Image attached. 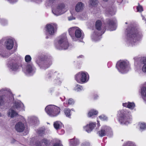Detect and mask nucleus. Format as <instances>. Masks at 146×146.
Instances as JSON below:
<instances>
[{"label":"nucleus","instance_id":"nucleus-45","mask_svg":"<svg viewBox=\"0 0 146 146\" xmlns=\"http://www.w3.org/2000/svg\"><path fill=\"white\" fill-rule=\"evenodd\" d=\"M36 145L37 146H40L41 145V143L40 142H39V144H38V143H36Z\"/></svg>","mask_w":146,"mask_h":146},{"label":"nucleus","instance_id":"nucleus-4","mask_svg":"<svg viewBox=\"0 0 146 146\" xmlns=\"http://www.w3.org/2000/svg\"><path fill=\"white\" fill-rule=\"evenodd\" d=\"M116 67L118 71L121 73H125L129 70L128 63L123 61H118L116 65Z\"/></svg>","mask_w":146,"mask_h":146},{"label":"nucleus","instance_id":"nucleus-30","mask_svg":"<svg viewBox=\"0 0 146 146\" xmlns=\"http://www.w3.org/2000/svg\"><path fill=\"white\" fill-rule=\"evenodd\" d=\"M41 64H43L44 66L45 67V66H45L46 68H48L49 65L51 64L50 62H48L46 61H45L44 62H41Z\"/></svg>","mask_w":146,"mask_h":146},{"label":"nucleus","instance_id":"nucleus-23","mask_svg":"<svg viewBox=\"0 0 146 146\" xmlns=\"http://www.w3.org/2000/svg\"><path fill=\"white\" fill-rule=\"evenodd\" d=\"M98 112L97 111L94 110H92L88 113V116L91 117L94 115L98 114Z\"/></svg>","mask_w":146,"mask_h":146},{"label":"nucleus","instance_id":"nucleus-17","mask_svg":"<svg viewBox=\"0 0 146 146\" xmlns=\"http://www.w3.org/2000/svg\"><path fill=\"white\" fill-rule=\"evenodd\" d=\"M26 70L29 73H32L34 72L35 68L32 64H28L26 67Z\"/></svg>","mask_w":146,"mask_h":146},{"label":"nucleus","instance_id":"nucleus-34","mask_svg":"<svg viewBox=\"0 0 146 146\" xmlns=\"http://www.w3.org/2000/svg\"><path fill=\"white\" fill-rule=\"evenodd\" d=\"M82 86H80V85H77L76 87L75 88V90L78 92L82 90Z\"/></svg>","mask_w":146,"mask_h":146},{"label":"nucleus","instance_id":"nucleus-28","mask_svg":"<svg viewBox=\"0 0 146 146\" xmlns=\"http://www.w3.org/2000/svg\"><path fill=\"white\" fill-rule=\"evenodd\" d=\"M102 34H97V32H95L93 35L92 36V38L93 39L95 40H98L97 38L98 36H100Z\"/></svg>","mask_w":146,"mask_h":146},{"label":"nucleus","instance_id":"nucleus-10","mask_svg":"<svg viewBox=\"0 0 146 146\" xmlns=\"http://www.w3.org/2000/svg\"><path fill=\"white\" fill-rule=\"evenodd\" d=\"M5 45L7 49L9 50L11 49L14 45V42L11 39H7L5 42Z\"/></svg>","mask_w":146,"mask_h":146},{"label":"nucleus","instance_id":"nucleus-3","mask_svg":"<svg viewBox=\"0 0 146 146\" xmlns=\"http://www.w3.org/2000/svg\"><path fill=\"white\" fill-rule=\"evenodd\" d=\"M23 104L20 101H15L13 103V105L11 109H10L8 113V116L12 118L16 116L17 113L14 110V109L19 110L23 107Z\"/></svg>","mask_w":146,"mask_h":146},{"label":"nucleus","instance_id":"nucleus-50","mask_svg":"<svg viewBox=\"0 0 146 146\" xmlns=\"http://www.w3.org/2000/svg\"><path fill=\"white\" fill-rule=\"evenodd\" d=\"M1 116V113H0V117Z\"/></svg>","mask_w":146,"mask_h":146},{"label":"nucleus","instance_id":"nucleus-39","mask_svg":"<svg viewBox=\"0 0 146 146\" xmlns=\"http://www.w3.org/2000/svg\"><path fill=\"white\" fill-rule=\"evenodd\" d=\"M53 146H62V145L60 143H55Z\"/></svg>","mask_w":146,"mask_h":146},{"label":"nucleus","instance_id":"nucleus-1","mask_svg":"<svg viewBox=\"0 0 146 146\" xmlns=\"http://www.w3.org/2000/svg\"><path fill=\"white\" fill-rule=\"evenodd\" d=\"M127 40L132 45H135V43L141 37L140 33L135 28H132L130 31H127Z\"/></svg>","mask_w":146,"mask_h":146},{"label":"nucleus","instance_id":"nucleus-32","mask_svg":"<svg viewBox=\"0 0 146 146\" xmlns=\"http://www.w3.org/2000/svg\"><path fill=\"white\" fill-rule=\"evenodd\" d=\"M31 59V56L29 55H27L25 57V60L26 62H30Z\"/></svg>","mask_w":146,"mask_h":146},{"label":"nucleus","instance_id":"nucleus-31","mask_svg":"<svg viewBox=\"0 0 146 146\" xmlns=\"http://www.w3.org/2000/svg\"><path fill=\"white\" fill-rule=\"evenodd\" d=\"M135 105L133 103L129 102L128 108L131 109H133L135 107Z\"/></svg>","mask_w":146,"mask_h":146},{"label":"nucleus","instance_id":"nucleus-24","mask_svg":"<svg viewBox=\"0 0 146 146\" xmlns=\"http://www.w3.org/2000/svg\"><path fill=\"white\" fill-rule=\"evenodd\" d=\"M102 23L101 21L100 20L97 21L96 23V29L99 31L101 29V26Z\"/></svg>","mask_w":146,"mask_h":146},{"label":"nucleus","instance_id":"nucleus-22","mask_svg":"<svg viewBox=\"0 0 146 146\" xmlns=\"http://www.w3.org/2000/svg\"><path fill=\"white\" fill-rule=\"evenodd\" d=\"M98 3V0H89V5L90 7H94Z\"/></svg>","mask_w":146,"mask_h":146},{"label":"nucleus","instance_id":"nucleus-12","mask_svg":"<svg viewBox=\"0 0 146 146\" xmlns=\"http://www.w3.org/2000/svg\"><path fill=\"white\" fill-rule=\"evenodd\" d=\"M96 126V123H90L84 127V129L88 133L90 132Z\"/></svg>","mask_w":146,"mask_h":146},{"label":"nucleus","instance_id":"nucleus-27","mask_svg":"<svg viewBox=\"0 0 146 146\" xmlns=\"http://www.w3.org/2000/svg\"><path fill=\"white\" fill-rule=\"evenodd\" d=\"M64 113L66 116L69 117L70 115V110L68 109H65L64 111Z\"/></svg>","mask_w":146,"mask_h":146},{"label":"nucleus","instance_id":"nucleus-52","mask_svg":"<svg viewBox=\"0 0 146 146\" xmlns=\"http://www.w3.org/2000/svg\"><path fill=\"white\" fill-rule=\"evenodd\" d=\"M125 23L126 24H127V22H126V23Z\"/></svg>","mask_w":146,"mask_h":146},{"label":"nucleus","instance_id":"nucleus-15","mask_svg":"<svg viewBox=\"0 0 146 146\" xmlns=\"http://www.w3.org/2000/svg\"><path fill=\"white\" fill-rule=\"evenodd\" d=\"M9 64L11 69L13 70H15L18 68V66L17 63V62L15 60H12L9 61Z\"/></svg>","mask_w":146,"mask_h":146},{"label":"nucleus","instance_id":"nucleus-14","mask_svg":"<svg viewBox=\"0 0 146 146\" xmlns=\"http://www.w3.org/2000/svg\"><path fill=\"white\" fill-rule=\"evenodd\" d=\"M84 4L82 2H78L75 7L76 11L78 12L82 11L84 9Z\"/></svg>","mask_w":146,"mask_h":146},{"label":"nucleus","instance_id":"nucleus-25","mask_svg":"<svg viewBox=\"0 0 146 146\" xmlns=\"http://www.w3.org/2000/svg\"><path fill=\"white\" fill-rule=\"evenodd\" d=\"M71 143L73 146H76L79 143V140L78 139H74V140L72 139Z\"/></svg>","mask_w":146,"mask_h":146},{"label":"nucleus","instance_id":"nucleus-51","mask_svg":"<svg viewBox=\"0 0 146 146\" xmlns=\"http://www.w3.org/2000/svg\"><path fill=\"white\" fill-rule=\"evenodd\" d=\"M80 56H81V57H82L83 56L82 55H81Z\"/></svg>","mask_w":146,"mask_h":146},{"label":"nucleus","instance_id":"nucleus-26","mask_svg":"<svg viewBox=\"0 0 146 146\" xmlns=\"http://www.w3.org/2000/svg\"><path fill=\"white\" fill-rule=\"evenodd\" d=\"M138 125L141 130H143L146 129V126L145 123H139Z\"/></svg>","mask_w":146,"mask_h":146},{"label":"nucleus","instance_id":"nucleus-18","mask_svg":"<svg viewBox=\"0 0 146 146\" xmlns=\"http://www.w3.org/2000/svg\"><path fill=\"white\" fill-rule=\"evenodd\" d=\"M75 37L78 38H82L83 37L81 30L77 27L75 33Z\"/></svg>","mask_w":146,"mask_h":146},{"label":"nucleus","instance_id":"nucleus-41","mask_svg":"<svg viewBox=\"0 0 146 146\" xmlns=\"http://www.w3.org/2000/svg\"><path fill=\"white\" fill-rule=\"evenodd\" d=\"M68 20L69 21L75 19V18H74L72 16L68 17Z\"/></svg>","mask_w":146,"mask_h":146},{"label":"nucleus","instance_id":"nucleus-13","mask_svg":"<svg viewBox=\"0 0 146 146\" xmlns=\"http://www.w3.org/2000/svg\"><path fill=\"white\" fill-rule=\"evenodd\" d=\"M115 23V21L108 19L107 22V27L110 29L111 31L114 30L115 29L113 28L114 27Z\"/></svg>","mask_w":146,"mask_h":146},{"label":"nucleus","instance_id":"nucleus-2","mask_svg":"<svg viewBox=\"0 0 146 146\" xmlns=\"http://www.w3.org/2000/svg\"><path fill=\"white\" fill-rule=\"evenodd\" d=\"M47 113L49 115L54 117L58 115L60 113V110L59 108L54 105H49L45 108Z\"/></svg>","mask_w":146,"mask_h":146},{"label":"nucleus","instance_id":"nucleus-16","mask_svg":"<svg viewBox=\"0 0 146 146\" xmlns=\"http://www.w3.org/2000/svg\"><path fill=\"white\" fill-rule=\"evenodd\" d=\"M77 28V27H73L70 28L68 30L69 35L72 38V39L74 41L75 40L74 39H75V38L74 36V32L75 33Z\"/></svg>","mask_w":146,"mask_h":146},{"label":"nucleus","instance_id":"nucleus-5","mask_svg":"<svg viewBox=\"0 0 146 146\" xmlns=\"http://www.w3.org/2000/svg\"><path fill=\"white\" fill-rule=\"evenodd\" d=\"M120 117L119 121L121 124H127L129 123V119L130 118V115L127 114V111L124 110H121L120 111Z\"/></svg>","mask_w":146,"mask_h":146},{"label":"nucleus","instance_id":"nucleus-33","mask_svg":"<svg viewBox=\"0 0 146 146\" xmlns=\"http://www.w3.org/2000/svg\"><path fill=\"white\" fill-rule=\"evenodd\" d=\"M139 5L137 7V11L138 12H141L143 11L142 7L139 5Z\"/></svg>","mask_w":146,"mask_h":146},{"label":"nucleus","instance_id":"nucleus-40","mask_svg":"<svg viewBox=\"0 0 146 146\" xmlns=\"http://www.w3.org/2000/svg\"><path fill=\"white\" fill-rule=\"evenodd\" d=\"M128 104H129V102L128 103H123V105L124 107H127L128 108Z\"/></svg>","mask_w":146,"mask_h":146},{"label":"nucleus","instance_id":"nucleus-46","mask_svg":"<svg viewBox=\"0 0 146 146\" xmlns=\"http://www.w3.org/2000/svg\"><path fill=\"white\" fill-rule=\"evenodd\" d=\"M110 14L111 15H113L115 14V13L114 12H113V13H111V12L110 13Z\"/></svg>","mask_w":146,"mask_h":146},{"label":"nucleus","instance_id":"nucleus-49","mask_svg":"<svg viewBox=\"0 0 146 146\" xmlns=\"http://www.w3.org/2000/svg\"><path fill=\"white\" fill-rule=\"evenodd\" d=\"M36 62H37V63L38 64V65H40V64H39V63H38L37 62V61Z\"/></svg>","mask_w":146,"mask_h":146},{"label":"nucleus","instance_id":"nucleus-7","mask_svg":"<svg viewBox=\"0 0 146 146\" xmlns=\"http://www.w3.org/2000/svg\"><path fill=\"white\" fill-rule=\"evenodd\" d=\"M60 49H66L68 48V44L66 35L62 36L58 41Z\"/></svg>","mask_w":146,"mask_h":146},{"label":"nucleus","instance_id":"nucleus-35","mask_svg":"<svg viewBox=\"0 0 146 146\" xmlns=\"http://www.w3.org/2000/svg\"><path fill=\"white\" fill-rule=\"evenodd\" d=\"M74 103V102L72 99L70 98L68 100L67 102L66 103V104L69 105L73 104Z\"/></svg>","mask_w":146,"mask_h":146},{"label":"nucleus","instance_id":"nucleus-21","mask_svg":"<svg viewBox=\"0 0 146 146\" xmlns=\"http://www.w3.org/2000/svg\"><path fill=\"white\" fill-rule=\"evenodd\" d=\"M62 123L59 121H56L54 124V127L56 129H59L62 127Z\"/></svg>","mask_w":146,"mask_h":146},{"label":"nucleus","instance_id":"nucleus-9","mask_svg":"<svg viewBox=\"0 0 146 146\" xmlns=\"http://www.w3.org/2000/svg\"><path fill=\"white\" fill-rule=\"evenodd\" d=\"M46 28L47 33L50 35H53L54 33L55 30L57 29V25L54 23L47 24Z\"/></svg>","mask_w":146,"mask_h":146},{"label":"nucleus","instance_id":"nucleus-19","mask_svg":"<svg viewBox=\"0 0 146 146\" xmlns=\"http://www.w3.org/2000/svg\"><path fill=\"white\" fill-rule=\"evenodd\" d=\"M141 95L143 100L146 101V87H143L141 89Z\"/></svg>","mask_w":146,"mask_h":146},{"label":"nucleus","instance_id":"nucleus-48","mask_svg":"<svg viewBox=\"0 0 146 146\" xmlns=\"http://www.w3.org/2000/svg\"><path fill=\"white\" fill-rule=\"evenodd\" d=\"M7 0L9 1H10V2H11V1L12 0Z\"/></svg>","mask_w":146,"mask_h":146},{"label":"nucleus","instance_id":"nucleus-42","mask_svg":"<svg viewBox=\"0 0 146 146\" xmlns=\"http://www.w3.org/2000/svg\"><path fill=\"white\" fill-rule=\"evenodd\" d=\"M56 0H49V2L50 3H52L55 2Z\"/></svg>","mask_w":146,"mask_h":146},{"label":"nucleus","instance_id":"nucleus-37","mask_svg":"<svg viewBox=\"0 0 146 146\" xmlns=\"http://www.w3.org/2000/svg\"><path fill=\"white\" fill-rule=\"evenodd\" d=\"M99 117L100 119L103 120H106L107 119V117L106 116L103 115L100 116H99Z\"/></svg>","mask_w":146,"mask_h":146},{"label":"nucleus","instance_id":"nucleus-38","mask_svg":"<svg viewBox=\"0 0 146 146\" xmlns=\"http://www.w3.org/2000/svg\"><path fill=\"white\" fill-rule=\"evenodd\" d=\"M49 142L46 139H44L42 141V143H44L45 145L48 144Z\"/></svg>","mask_w":146,"mask_h":146},{"label":"nucleus","instance_id":"nucleus-8","mask_svg":"<svg viewBox=\"0 0 146 146\" xmlns=\"http://www.w3.org/2000/svg\"><path fill=\"white\" fill-rule=\"evenodd\" d=\"M76 80L78 83L85 82L87 81L86 74L84 72L78 73L75 76Z\"/></svg>","mask_w":146,"mask_h":146},{"label":"nucleus","instance_id":"nucleus-20","mask_svg":"<svg viewBox=\"0 0 146 146\" xmlns=\"http://www.w3.org/2000/svg\"><path fill=\"white\" fill-rule=\"evenodd\" d=\"M108 133L107 129H102L100 131L98 132L99 136L101 137L105 136Z\"/></svg>","mask_w":146,"mask_h":146},{"label":"nucleus","instance_id":"nucleus-44","mask_svg":"<svg viewBox=\"0 0 146 146\" xmlns=\"http://www.w3.org/2000/svg\"><path fill=\"white\" fill-rule=\"evenodd\" d=\"M123 1V0H117V2L119 3H121Z\"/></svg>","mask_w":146,"mask_h":146},{"label":"nucleus","instance_id":"nucleus-11","mask_svg":"<svg viewBox=\"0 0 146 146\" xmlns=\"http://www.w3.org/2000/svg\"><path fill=\"white\" fill-rule=\"evenodd\" d=\"M24 124L21 122L17 123L15 126V129L17 131L19 132H22L25 129Z\"/></svg>","mask_w":146,"mask_h":146},{"label":"nucleus","instance_id":"nucleus-29","mask_svg":"<svg viewBox=\"0 0 146 146\" xmlns=\"http://www.w3.org/2000/svg\"><path fill=\"white\" fill-rule=\"evenodd\" d=\"M143 66L142 67V70L144 72H146V60L143 61Z\"/></svg>","mask_w":146,"mask_h":146},{"label":"nucleus","instance_id":"nucleus-36","mask_svg":"<svg viewBox=\"0 0 146 146\" xmlns=\"http://www.w3.org/2000/svg\"><path fill=\"white\" fill-rule=\"evenodd\" d=\"M3 96H0V106H1L3 104L4 102L3 100Z\"/></svg>","mask_w":146,"mask_h":146},{"label":"nucleus","instance_id":"nucleus-53","mask_svg":"<svg viewBox=\"0 0 146 146\" xmlns=\"http://www.w3.org/2000/svg\"><path fill=\"white\" fill-rule=\"evenodd\" d=\"M3 57H5V56H2Z\"/></svg>","mask_w":146,"mask_h":146},{"label":"nucleus","instance_id":"nucleus-6","mask_svg":"<svg viewBox=\"0 0 146 146\" xmlns=\"http://www.w3.org/2000/svg\"><path fill=\"white\" fill-rule=\"evenodd\" d=\"M65 6L64 3H60L58 5L56 9L52 10V12L56 16L61 15L65 12Z\"/></svg>","mask_w":146,"mask_h":146},{"label":"nucleus","instance_id":"nucleus-47","mask_svg":"<svg viewBox=\"0 0 146 146\" xmlns=\"http://www.w3.org/2000/svg\"><path fill=\"white\" fill-rule=\"evenodd\" d=\"M103 1H105V2H107L108 1V0H102Z\"/></svg>","mask_w":146,"mask_h":146},{"label":"nucleus","instance_id":"nucleus-43","mask_svg":"<svg viewBox=\"0 0 146 146\" xmlns=\"http://www.w3.org/2000/svg\"><path fill=\"white\" fill-rule=\"evenodd\" d=\"M43 132H44V131H43V130H42L41 131H38V133L40 135V134H41V133H43Z\"/></svg>","mask_w":146,"mask_h":146}]
</instances>
